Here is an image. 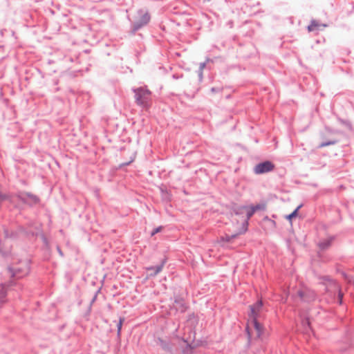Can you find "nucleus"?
Here are the masks:
<instances>
[{"mask_svg":"<svg viewBox=\"0 0 354 354\" xmlns=\"http://www.w3.org/2000/svg\"><path fill=\"white\" fill-rule=\"evenodd\" d=\"M136 100L138 104L145 108L150 106L151 92L145 88H139L134 90Z\"/></svg>","mask_w":354,"mask_h":354,"instance_id":"obj_1","label":"nucleus"},{"mask_svg":"<svg viewBox=\"0 0 354 354\" xmlns=\"http://www.w3.org/2000/svg\"><path fill=\"white\" fill-rule=\"evenodd\" d=\"M321 25L316 21H312L310 24L308 26V32H313L319 30Z\"/></svg>","mask_w":354,"mask_h":354,"instance_id":"obj_9","label":"nucleus"},{"mask_svg":"<svg viewBox=\"0 0 354 354\" xmlns=\"http://www.w3.org/2000/svg\"><path fill=\"white\" fill-rule=\"evenodd\" d=\"M253 209H255V212L258 209H263L265 208V205H257L255 206H252Z\"/></svg>","mask_w":354,"mask_h":354,"instance_id":"obj_16","label":"nucleus"},{"mask_svg":"<svg viewBox=\"0 0 354 354\" xmlns=\"http://www.w3.org/2000/svg\"><path fill=\"white\" fill-rule=\"evenodd\" d=\"M123 322H124V319L123 318H120V321H119V323L118 324V334L120 333V330H121V328H122V326Z\"/></svg>","mask_w":354,"mask_h":354,"instance_id":"obj_15","label":"nucleus"},{"mask_svg":"<svg viewBox=\"0 0 354 354\" xmlns=\"http://www.w3.org/2000/svg\"><path fill=\"white\" fill-rule=\"evenodd\" d=\"M150 20V16L148 13L145 12L141 16V19L136 23L135 29H138L142 26L147 24Z\"/></svg>","mask_w":354,"mask_h":354,"instance_id":"obj_7","label":"nucleus"},{"mask_svg":"<svg viewBox=\"0 0 354 354\" xmlns=\"http://www.w3.org/2000/svg\"><path fill=\"white\" fill-rule=\"evenodd\" d=\"M178 303L176 302V305H178ZM176 309L180 310L181 311H184L185 309V306H184L183 304L180 305V306L178 307L177 306H175Z\"/></svg>","mask_w":354,"mask_h":354,"instance_id":"obj_18","label":"nucleus"},{"mask_svg":"<svg viewBox=\"0 0 354 354\" xmlns=\"http://www.w3.org/2000/svg\"><path fill=\"white\" fill-rule=\"evenodd\" d=\"M339 297H340V299H342V295L339 293Z\"/></svg>","mask_w":354,"mask_h":354,"instance_id":"obj_21","label":"nucleus"},{"mask_svg":"<svg viewBox=\"0 0 354 354\" xmlns=\"http://www.w3.org/2000/svg\"><path fill=\"white\" fill-rule=\"evenodd\" d=\"M336 142H337L336 140L330 141L328 142H323V143L320 144L319 147H324L328 146L330 145H335Z\"/></svg>","mask_w":354,"mask_h":354,"instance_id":"obj_14","label":"nucleus"},{"mask_svg":"<svg viewBox=\"0 0 354 354\" xmlns=\"http://www.w3.org/2000/svg\"><path fill=\"white\" fill-rule=\"evenodd\" d=\"M300 207H301V205L298 206L297 207V209L293 212H292L289 215H287L286 216V219H288V221H291L292 218H295V217H296L297 216V212H298V210L299 209Z\"/></svg>","mask_w":354,"mask_h":354,"instance_id":"obj_12","label":"nucleus"},{"mask_svg":"<svg viewBox=\"0 0 354 354\" xmlns=\"http://www.w3.org/2000/svg\"><path fill=\"white\" fill-rule=\"evenodd\" d=\"M6 199V196L0 194V203Z\"/></svg>","mask_w":354,"mask_h":354,"instance_id":"obj_19","label":"nucleus"},{"mask_svg":"<svg viewBox=\"0 0 354 354\" xmlns=\"http://www.w3.org/2000/svg\"><path fill=\"white\" fill-rule=\"evenodd\" d=\"M162 269V265L157 266L156 267H150L147 268V270L152 271L153 272H151L149 274L150 276H155L158 273H159Z\"/></svg>","mask_w":354,"mask_h":354,"instance_id":"obj_8","label":"nucleus"},{"mask_svg":"<svg viewBox=\"0 0 354 354\" xmlns=\"http://www.w3.org/2000/svg\"><path fill=\"white\" fill-rule=\"evenodd\" d=\"M297 294L301 299L306 301H309L310 300H313L315 297L314 292L310 290L306 289V288H304V289L298 291Z\"/></svg>","mask_w":354,"mask_h":354,"instance_id":"obj_4","label":"nucleus"},{"mask_svg":"<svg viewBox=\"0 0 354 354\" xmlns=\"http://www.w3.org/2000/svg\"><path fill=\"white\" fill-rule=\"evenodd\" d=\"M7 292L6 290L2 288L0 290V304H3L6 302V297Z\"/></svg>","mask_w":354,"mask_h":354,"instance_id":"obj_10","label":"nucleus"},{"mask_svg":"<svg viewBox=\"0 0 354 354\" xmlns=\"http://www.w3.org/2000/svg\"><path fill=\"white\" fill-rule=\"evenodd\" d=\"M274 168V164L270 161H265L257 165L254 167V172L257 174H261L269 172Z\"/></svg>","mask_w":354,"mask_h":354,"instance_id":"obj_3","label":"nucleus"},{"mask_svg":"<svg viewBox=\"0 0 354 354\" xmlns=\"http://www.w3.org/2000/svg\"><path fill=\"white\" fill-rule=\"evenodd\" d=\"M162 230V227H158L153 230V231L151 232V236L155 235L156 233L160 232Z\"/></svg>","mask_w":354,"mask_h":354,"instance_id":"obj_17","label":"nucleus"},{"mask_svg":"<svg viewBox=\"0 0 354 354\" xmlns=\"http://www.w3.org/2000/svg\"><path fill=\"white\" fill-rule=\"evenodd\" d=\"M262 306L263 303L261 300H259L255 304L250 306V318H257L261 311Z\"/></svg>","mask_w":354,"mask_h":354,"instance_id":"obj_5","label":"nucleus"},{"mask_svg":"<svg viewBox=\"0 0 354 354\" xmlns=\"http://www.w3.org/2000/svg\"><path fill=\"white\" fill-rule=\"evenodd\" d=\"M250 326H248V330H250L251 328H254L256 331L257 336L260 337L263 333L262 326L257 322V318H251Z\"/></svg>","mask_w":354,"mask_h":354,"instance_id":"obj_6","label":"nucleus"},{"mask_svg":"<svg viewBox=\"0 0 354 354\" xmlns=\"http://www.w3.org/2000/svg\"><path fill=\"white\" fill-rule=\"evenodd\" d=\"M237 235H238V234H234V235H232V238H235V237H236V236H237Z\"/></svg>","mask_w":354,"mask_h":354,"instance_id":"obj_20","label":"nucleus"},{"mask_svg":"<svg viewBox=\"0 0 354 354\" xmlns=\"http://www.w3.org/2000/svg\"><path fill=\"white\" fill-rule=\"evenodd\" d=\"M331 241H332L331 239H326L319 243V247L322 249H325L330 245Z\"/></svg>","mask_w":354,"mask_h":354,"instance_id":"obj_13","label":"nucleus"},{"mask_svg":"<svg viewBox=\"0 0 354 354\" xmlns=\"http://www.w3.org/2000/svg\"><path fill=\"white\" fill-rule=\"evenodd\" d=\"M227 241H230V237L227 236Z\"/></svg>","mask_w":354,"mask_h":354,"instance_id":"obj_22","label":"nucleus"},{"mask_svg":"<svg viewBox=\"0 0 354 354\" xmlns=\"http://www.w3.org/2000/svg\"><path fill=\"white\" fill-rule=\"evenodd\" d=\"M255 212V209H253L252 206L250 207H241L238 209L237 214H240L242 216L241 218V230L238 234L244 233L248 230V220L254 214Z\"/></svg>","mask_w":354,"mask_h":354,"instance_id":"obj_2","label":"nucleus"},{"mask_svg":"<svg viewBox=\"0 0 354 354\" xmlns=\"http://www.w3.org/2000/svg\"><path fill=\"white\" fill-rule=\"evenodd\" d=\"M24 199L27 202L30 201V202H32V203H35L38 202V198L35 196H33V195H31V194H26V197L24 198Z\"/></svg>","mask_w":354,"mask_h":354,"instance_id":"obj_11","label":"nucleus"}]
</instances>
